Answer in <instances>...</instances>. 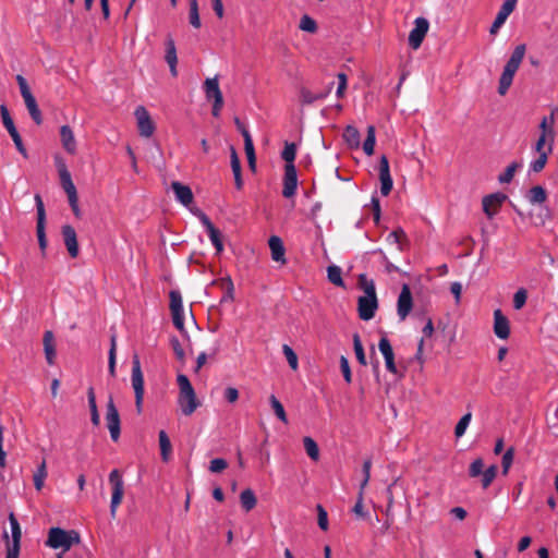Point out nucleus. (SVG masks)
<instances>
[{
  "label": "nucleus",
  "mask_w": 558,
  "mask_h": 558,
  "mask_svg": "<svg viewBox=\"0 0 558 558\" xmlns=\"http://www.w3.org/2000/svg\"><path fill=\"white\" fill-rule=\"evenodd\" d=\"M177 383L179 386V407L184 415L190 416L199 405L195 390L190 379L184 374H179L177 376Z\"/></svg>",
  "instance_id": "nucleus-1"
},
{
  "label": "nucleus",
  "mask_w": 558,
  "mask_h": 558,
  "mask_svg": "<svg viewBox=\"0 0 558 558\" xmlns=\"http://www.w3.org/2000/svg\"><path fill=\"white\" fill-rule=\"evenodd\" d=\"M525 54V45H519L514 48L511 57L507 61L499 78L498 93L505 95L512 84L515 72L518 71Z\"/></svg>",
  "instance_id": "nucleus-2"
},
{
  "label": "nucleus",
  "mask_w": 558,
  "mask_h": 558,
  "mask_svg": "<svg viewBox=\"0 0 558 558\" xmlns=\"http://www.w3.org/2000/svg\"><path fill=\"white\" fill-rule=\"evenodd\" d=\"M80 541V534L74 530L65 531L61 527H51L48 533L46 546L53 549L61 548L64 553L73 545L78 544Z\"/></svg>",
  "instance_id": "nucleus-3"
},
{
  "label": "nucleus",
  "mask_w": 558,
  "mask_h": 558,
  "mask_svg": "<svg viewBox=\"0 0 558 558\" xmlns=\"http://www.w3.org/2000/svg\"><path fill=\"white\" fill-rule=\"evenodd\" d=\"M378 307L375 284L373 281L364 283V295L359 298L357 310L362 320H369L375 316Z\"/></svg>",
  "instance_id": "nucleus-4"
},
{
  "label": "nucleus",
  "mask_w": 558,
  "mask_h": 558,
  "mask_svg": "<svg viewBox=\"0 0 558 558\" xmlns=\"http://www.w3.org/2000/svg\"><path fill=\"white\" fill-rule=\"evenodd\" d=\"M132 387L135 393V407L137 413L142 412V404L144 399V376L141 368V362L138 355H134L132 360Z\"/></svg>",
  "instance_id": "nucleus-5"
},
{
  "label": "nucleus",
  "mask_w": 558,
  "mask_h": 558,
  "mask_svg": "<svg viewBox=\"0 0 558 558\" xmlns=\"http://www.w3.org/2000/svg\"><path fill=\"white\" fill-rule=\"evenodd\" d=\"M169 298L173 325L180 332L185 333L182 295L180 291L171 290Z\"/></svg>",
  "instance_id": "nucleus-6"
},
{
  "label": "nucleus",
  "mask_w": 558,
  "mask_h": 558,
  "mask_svg": "<svg viewBox=\"0 0 558 558\" xmlns=\"http://www.w3.org/2000/svg\"><path fill=\"white\" fill-rule=\"evenodd\" d=\"M109 482L112 485V496L110 502L111 517H116L117 509L124 495L123 480L118 470H112L109 474Z\"/></svg>",
  "instance_id": "nucleus-7"
},
{
  "label": "nucleus",
  "mask_w": 558,
  "mask_h": 558,
  "mask_svg": "<svg viewBox=\"0 0 558 558\" xmlns=\"http://www.w3.org/2000/svg\"><path fill=\"white\" fill-rule=\"evenodd\" d=\"M134 116L136 118L140 135L146 138L150 137L156 130V125L151 120L148 110L144 106H137L135 108Z\"/></svg>",
  "instance_id": "nucleus-8"
},
{
  "label": "nucleus",
  "mask_w": 558,
  "mask_h": 558,
  "mask_svg": "<svg viewBox=\"0 0 558 558\" xmlns=\"http://www.w3.org/2000/svg\"><path fill=\"white\" fill-rule=\"evenodd\" d=\"M106 423L110 433V437L113 441H118L120 438V415L117 407L114 405L112 397L107 402L106 411Z\"/></svg>",
  "instance_id": "nucleus-9"
},
{
  "label": "nucleus",
  "mask_w": 558,
  "mask_h": 558,
  "mask_svg": "<svg viewBox=\"0 0 558 558\" xmlns=\"http://www.w3.org/2000/svg\"><path fill=\"white\" fill-rule=\"evenodd\" d=\"M36 208H37V226L36 233L38 239V244L43 255H45L47 248V238L45 232V223H46V213L43 199L40 195H35Z\"/></svg>",
  "instance_id": "nucleus-10"
},
{
  "label": "nucleus",
  "mask_w": 558,
  "mask_h": 558,
  "mask_svg": "<svg viewBox=\"0 0 558 558\" xmlns=\"http://www.w3.org/2000/svg\"><path fill=\"white\" fill-rule=\"evenodd\" d=\"M429 23L425 17H416L414 21V27L409 34V45L412 49L416 50L421 47L427 32Z\"/></svg>",
  "instance_id": "nucleus-11"
},
{
  "label": "nucleus",
  "mask_w": 558,
  "mask_h": 558,
  "mask_svg": "<svg viewBox=\"0 0 558 558\" xmlns=\"http://www.w3.org/2000/svg\"><path fill=\"white\" fill-rule=\"evenodd\" d=\"M507 199V195L501 192H496L486 195L482 199L483 211L492 219L500 210L504 202Z\"/></svg>",
  "instance_id": "nucleus-12"
},
{
  "label": "nucleus",
  "mask_w": 558,
  "mask_h": 558,
  "mask_svg": "<svg viewBox=\"0 0 558 558\" xmlns=\"http://www.w3.org/2000/svg\"><path fill=\"white\" fill-rule=\"evenodd\" d=\"M194 214L199 218L202 225L205 227L208 236L213 243V245L216 247L217 252L220 253L223 250V244L221 241V233L220 231L214 226V223L210 221L208 216L203 213L202 210L197 209L194 211Z\"/></svg>",
  "instance_id": "nucleus-13"
},
{
  "label": "nucleus",
  "mask_w": 558,
  "mask_h": 558,
  "mask_svg": "<svg viewBox=\"0 0 558 558\" xmlns=\"http://www.w3.org/2000/svg\"><path fill=\"white\" fill-rule=\"evenodd\" d=\"M298 189V173L294 165H284L282 195L286 198L293 197Z\"/></svg>",
  "instance_id": "nucleus-14"
},
{
  "label": "nucleus",
  "mask_w": 558,
  "mask_h": 558,
  "mask_svg": "<svg viewBox=\"0 0 558 558\" xmlns=\"http://www.w3.org/2000/svg\"><path fill=\"white\" fill-rule=\"evenodd\" d=\"M379 180L381 195L388 196L393 187V181L390 174L389 161L385 155L379 159Z\"/></svg>",
  "instance_id": "nucleus-15"
},
{
  "label": "nucleus",
  "mask_w": 558,
  "mask_h": 558,
  "mask_svg": "<svg viewBox=\"0 0 558 558\" xmlns=\"http://www.w3.org/2000/svg\"><path fill=\"white\" fill-rule=\"evenodd\" d=\"M413 307V299L410 287L403 284L397 303V314L400 320H404Z\"/></svg>",
  "instance_id": "nucleus-16"
},
{
  "label": "nucleus",
  "mask_w": 558,
  "mask_h": 558,
  "mask_svg": "<svg viewBox=\"0 0 558 558\" xmlns=\"http://www.w3.org/2000/svg\"><path fill=\"white\" fill-rule=\"evenodd\" d=\"M517 0H506L502 5L500 7L495 21L493 22L489 33L490 35H496L500 27L505 24L508 16L513 12L515 9Z\"/></svg>",
  "instance_id": "nucleus-17"
},
{
  "label": "nucleus",
  "mask_w": 558,
  "mask_h": 558,
  "mask_svg": "<svg viewBox=\"0 0 558 558\" xmlns=\"http://www.w3.org/2000/svg\"><path fill=\"white\" fill-rule=\"evenodd\" d=\"M378 349L385 359V365L389 373L397 375L398 369L395 363V353L392 345L387 337H381L378 342Z\"/></svg>",
  "instance_id": "nucleus-18"
},
{
  "label": "nucleus",
  "mask_w": 558,
  "mask_h": 558,
  "mask_svg": "<svg viewBox=\"0 0 558 558\" xmlns=\"http://www.w3.org/2000/svg\"><path fill=\"white\" fill-rule=\"evenodd\" d=\"M494 333L497 338L506 340L510 336V323L500 308L494 311Z\"/></svg>",
  "instance_id": "nucleus-19"
},
{
  "label": "nucleus",
  "mask_w": 558,
  "mask_h": 558,
  "mask_svg": "<svg viewBox=\"0 0 558 558\" xmlns=\"http://www.w3.org/2000/svg\"><path fill=\"white\" fill-rule=\"evenodd\" d=\"M62 236L64 240V244L66 246V250L72 258L77 257L78 255V243H77V235L75 229L70 226L65 225L62 227Z\"/></svg>",
  "instance_id": "nucleus-20"
},
{
  "label": "nucleus",
  "mask_w": 558,
  "mask_h": 558,
  "mask_svg": "<svg viewBox=\"0 0 558 558\" xmlns=\"http://www.w3.org/2000/svg\"><path fill=\"white\" fill-rule=\"evenodd\" d=\"M165 45H166L165 60L169 65L171 75L173 77H175L178 75V70H177L178 56H177V48H175L174 39L172 38L171 35L167 36Z\"/></svg>",
  "instance_id": "nucleus-21"
},
{
  "label": "nucleus",
  "mask_w": 558,
  "mask_h": 558,
  "mask_svg": "<svg viewBox=\"0 0 558 558\" xmlns=\"http://www.w3.org/2000/svg\"><path fill=\"white\" fill-rule=\"evenodd\" d=\"M172 191L175 195V199L184 206H189L193 203V192L189 185H184L179 181L171 183Z\"/></svg>",
  "instance_id": "nucleus-22"
},
{
  "label": "nucleus",
  "mask_w": 558,
  "mask_h": 558,
  "mask_svg": "<svg viewBox=\"0 0 558 558\" xmlns=\"http://www.w3.org/2000/svg\"><path fill=\"white\" fill-rule=\"evenodd\" d=\"M204 92L207 100L223 101L217 76L205 80Z\"/></svg>",
  "instance_id": "nucleus-23"
},
{
  "label": "nucleus",
  "mask_w": 558,
  "mask_h": 558,
  "mask_svg": "<svg viewBox=\"0 0 558 558\" xmlns=\"http://www.w3.org/2000/svg\"><path fill=\"white\" fill-rule=\"evenodd\" d=\"M268 244L271 252V258L275 262L286 264V248L283 246L282 240L277 235H272L269 238Z\"/></svg>",
  "instance_id": "nucleus-24"
},
{
  "label": "nucleus",
  "mask_w": 558,
  "mask_h": 558,
  "mask_svg": "<svg viewBox=\"0 0 558 558\" xmlns=\"http://www.w3.org/2000/svg\"><path fill=\"white\" fill-rule=\"evenodd\" d=\"M44 352L46 361L49 365H53L57 356L54 336L51 330H47L43 338Z\"/></svg>",
  "instance_id": "nucleus-25"
},
{
  "label": "nucleus",
  "mask_w": 558,
  "mask_h": 558,
  "mask_svg": "<svg viewBox=\"0 0 558 558\" xmlns=\"http://www.w3.org/2000/svg\"><path fill=\"white\" fill-rule=\"evenodd\" d=\"M60 138L62 142L63 148L69 154H75L76 153V141L74 137V133L72 129L69 125H62L60 129Z\"/></svg>",
  "instance_id": "nucleus-26"
},
{
  "label": "nucleus",
  "mask_w": 558,
  "mask_h": 558,
  "mask_svg": "<svg viewBox=\"0 0 558 558\" xmlns=\"http://www.w3.org/2000/svg\"><path fill=\"white\" fill-rule=\"evenodd\" d=\"M60 180L61 185L68 195V198H74L77 196L76 187L72 181L70 172L65 167L60 169Z\"/></svg>",
  "instance_id": "nucleus-27"
},
{
  "label": "nucleus",
  "mask_w": 558,
  "mask_h": 558,
  "mask_svg": "<svg viewBox=\"0 0 558 558\" xmlns=\"http://www.w3.org/2000/svg\"><path fill=\"white\" fill-rule=\"evenodd\" d=\"M554 142H555L554 136H546L544 134H539V136L535 143L534 150L537 154L546 153V155H550L553 151Z\"/></svg>",
  "instance_id": "nucleus-28"
},
{
  "label": "nucleus",
  "mask_w": 558,
  "mask_h": 558,
  "mask_svg": "<svg viewBox=\"0 0 558 558\" xmlns=\"http://www.w3.org/2000/svg\"><path fill=\"white\" fill-rule=\"evenodd\" d=\"M48 476L46 460L44 459L37 466L33 475L34 486L37 492L44 488L45 481Z\"/></svg>",
  "instance_id": "nucleus-29"
},
{
  "label": "nucleus",
  "mask_w": 558,
  "mask_h": 558,
  "mask_svg": "<svg viewBox=\"0 0 558 558\" xmlns=\"http://www.w3.org/2000/svg\"><path fill=\"white\" fill-rule=\"evenodd\" d=\"M331 88H332V83L330 84V86L328 87L326 93L314 94L310 89L302 87L300 89V101L302 105H311V104L315 102L316 100H319V99H323L324 97H326L330 93Z\"/></svg>",
  "instance_id": "nucleus-30"
},
{
  "label": "nucleus",
  "mask_w": 558,
  "mask_h": 558,
  "mask_svg": "<svg viewBox=\"0 0 558 558\" xmlns=\"http://www.w3.org/2000/svg\"><path fill=\"white\" fill-rule=\"evenodd\" d=\"M87 400H88V405H89V410H90L92 423L94 426H99L100 416H99V412L97 409L95 390L93 387H89L87 389Z\"/></svg>",
  "instance_id": "nucleus-31"
},
{
  "label": "nucleus",
  "mask_w": 558,
  "mask_h": 558,
  "mask_svg": "<svg viewBox=\"0 0 558 558\" xmlns=\"http://www.w3.org/2000/svg\"><path fill=\"white\" fill-rule=\"evenodd\" d=\"M360 132L356 128L348 125L343 132V140L350 148H359L360 146Z\"/></svg>",
  "instance_id": "nucleus-32"
},
{
  "label": "nucleus",
  "mask_w": 558,
  "mask_h": 558,
  "mask_svg": "<svg viewBox=\"0 0 558 558\" xmlns=\"http://www.w3.org/2000/svg\"><path fill=\"white\" fill-rule=\"evenodd\" d=\"M159 446L161 459L163 462H168L170 460L172 446L170 439L165 430L159 432Z\"/></svg>",
  "instance_id": "nucleus-33"
},
{
  "label": "nucleus",
  "mask_w": 558,
  "mask_h": 558,
  "mask_svg": "<svg viewBox=\"0 0 558 558\" xmlns=\"http://www.w3.org/2000/svg\"><path fill=\"white\" fill-rule=\"evenodd\" d=\"M9 521L11 525L12 543L8 544V546L20 547L22 536L21 526L13 512L9 514Z\"/></svg>",
  "instance_id": "nucleus-34"
},
{
  "label": "nucleus",
  "mask_w": 558,
  "mask_h": 558,
  "mask_svg": "<svg viewBox=\"0 0 558 558\" xmlns=\"http://www.w3.org/2000/svg\"><path fill=\"white\" fill-rule=\"evenodd\" d=\"M240 501H241V506L242 508L248 512L251 511L252 509L255 508L256 504H257V499H256V496L254 494V492L251 489V488H246L244 489L241 495H240Z\"/></svg>",
  "instance_id": "nucleus-35"
},
{
  "label": "nucleus",
  "mask_w": 558,
  "mask_h": 558,
  "mask_svg": "<svg viewBox=\"0 0 558 558\" xmlns=\"http://www.w3.org/2000/svg\"><path fill=\"white\" fill-rule=\"evenodd\" d=\"M547 198L546 190L541 185L530 189L527 199L532 205L543 204Z\"/></svg>",
  "instance_id": "nucleus-36"
},
{
  "label": "nucleus",
  "mask_w": 558,
  "mask_h": 558,
  "mask_svg": "<svg viewBox=\"0 0 558 558\" xmlns=\"http://www.w3.org/2000/svg\"><path fill=\"white\" fill-rule=\"evenodd\" d=\"M375 143H376L375 126L368 125L367 126V135L363 143V150L367 156H372L374 154Z\"/></svg>",
  "instance_id": "nucleus-37"
},
{
  "label": "nucleus",
  "mask_w": 558,
  "mask_h": 558,
  "mask_svg": "<svg viewBox=\"0 0 558 558\" xmlns=\"http://www.w3.org/2000/svg\"><path fill=\"white\" fill-rule=\"evenodd\" d=\"M304 449L307 456L313 460L317 461L319 459V448L317 442L310 436L303 438Z\"/></svg>",
  "instance_id": "nucleus-38"
},
{
  "label": "nucleus",
  "mask_w": 558,
  "mask_h": 558,
  "mask_svg": "<svg viewBox=\"0 0 558 558\" xmlns=\"http://www.w3.org/2000/svg\"><path fill=\"white\" fill-rule=\"evenodd\" d=\"M554 123H555V112L553 111L550 113V116L544 117L541 120V123H539L541 134L555 137Z\"/></svg>",
  "instance_id": "nucleus-39"
},
{
  "label": "nucleus",
  "mask_w": 558,
  "mask_h": 558,
  "mask_svg": "<svg viewBox=\"0 0 558 558\" xmlns=\"http://www.w3.org/2000/svg\"><path fill=\"white\" fill-rule=\"evenodd\" d=\"M270 407L274 410L276 416L284 424L288 423L287 413L282 403L276 398V396L271 395L269 398Z\"/></svg>",
  "instance_id": "nucleus-40"
},
{
  "label": "nucleus",
  "mask_w": 558,
  "mask_h": 558,
  "mask_svg": "<svg viewBox=\"0 0 558 558\" xmlns=\"http://www.w3.org/2000/svg\"><path fill=\"white\" fill-rule=\"evenodd\" d=\"M327 277H328V280L333 283L335 286L337 287H344V282H343V279H342V276H341V268L336 266V265H331L327 268Z\"/></svg>",
  "instance_id": "nucleus-41"
},
{
  "label": "nucleus",
  "mask_w": 558,
  "mask_h": 558,
  "mask_svg": "<svg viewBox=\"0 0 558 558\" xmlns=\"http://www.w3.org/2000/svg\"><path fill=\"white\" fill-rule=\"evenodd\" d=\"M353 348H354L356 360L359 361V363L361 365L365 366L367 364V362H366L364 348H363V344H362L359 333L353 335Z\"/></svg>",
  "instance_id": "nucleus-42"
},
{
  "label": "nucleus",
  "mask_w": 558,
  "mask_h": 558,
  "mask_svg": "<svg viewBox=\"0 0 558 558\" xmlns=\"http://www.w3.org/2000/svg\"><path fill=\"white\" fill-rule=\"evenodd\" d=\"M520 165L515 161L511 162L502 173L498 175V182L501 184L510 183Z\"/></svg>",
  "instance_id": "nucleus-43"
},
{
  "label": "nucleus",
  "mask_w": 558,
  "mask_h": 558,
  "mask_svg": "<svg viewBox=\"0 0 558 558\" xmlns=\"http://www.w3.org/2000/svg\"><path fill=\"white\" fill-rule=\"evenodd\" d=\"M472 420V413L468 412L465 413L457 423L454 427V436L457 438L462 437L465 434L466 428L469 427Z\"/></svg>",
  "instance_id": "nucleus-44"
},
{
  "label": "nucleus",
  "mask_w": 558,
  "mask_h": 558,
  "mask_svg": "<svg viewBox=\"0 0 558 558\" xmlns=\"http://www.w3.org/2000/svg\"><path fill=\"white\" fill-rule=\"evenodd\" d=\"M189 20H190V24L194 28L201 27L202 23H201L199 13H198L197 0H190Z\"/></svg>",
  "instance_id": "nucleus-45"
},
{
  "label": "nucleus",
  "mask_w": 558,
  "mask_h": 558,
  "mask_svg": "<svg viewBox=\"0 0 558 558\" xmlns=\"http://www.w3.org/2000/svg\"><path fill=\"white\" fill-rule=\"evenodd\" d=\"M244 150L246 154L248 167L254 172L256 170V155H255L253 140H248V138L246 140V145H244Z\"/></svg>",
  "instance_id": "nucleus-46"
},
{
  "label": "nucleus",
  "mask_w": 558,
  "mask_h": 558,
  "mask_svg": "<svg viewBox=\"0 0 558 558\" xmlns=\"http://www.w3.org/2000/svg\"><path fill=\"white\" fill-rule=\"evenodd\" d=\"M296 156V146L294 143H286L284 148L281 153L282 159L286 161V165H294Z\"/></svg>",
  "instance_id": "nucleus-47"
},
{
  "label": "nucleus",
  "mask_w": 558,
  "mask_h": 558,
  "mask_svg": "<svg viewBox=\"0 0 558 558\" xmlns=\"http://www.w3.org/2000/svg\"><path fill=\"white\" fill-rule=\"evenodd\" d=\"M282 352L289 363V366L293 369V371H296L298 367H299V360H298V355L296 353L293 351V349L288 345V344H283L282 345Z\"/></svg>",
  "instance_id": "nucleus-48"
},
{
  "label": "nucleus",
  "mask_w": 558,
  "mask_h": 558,
  "mask_svg": "<svg viewBox=\"0 0 558 558\" xmlns=\"http://www.w3.org/2000/svg\"><path fill=\"white\" fill-rule=\"evenodd\" d=\"M497 465L493 464L488 466L485 471L482 473V486L483 488H487L493 481L495 480L497 475Z\"/></svg>",
  "instance_id": "nucleus-49"
},
{
  "label": "nucleus",
  "mask_w": 558,
  "mask_h": 558,
  "mask_svg": "<svg viewBox=\"0 0 558 558\" xmlns=\"http://www.w3.org/2000/svg\"><path fill=\"white\" fill-rule=\"evenodd\" d=\"M299 27L300 29L311 34H314L317 31V24L315 20L307 14L301 17Z\"/></svg>",
  "instance_id": "nucleus-50"
},
{
  "label": "nucleus",
  "mask_w": 558,
  "mask_h": 558,
  "mask_svg": "<svg viewBox=\"0 0 558 558\" xmlns=\"http://www.w3.org/2000/svg\"><path fill=\"white\" fill-rule=\"evenodd\" d=\"M110 350H109V361H108V367H109V373L114 376L116 374V351H117V338L114 335L111 336V341H110Z\"/></svg>",
  "instance_id": "nucleus-51"
},
{
  "label": "nucleus",
  "mask_w": 558,
  "mask_h": 558,
  "mask_svg": "<svg viewBox=\"0 0 558 558\" xmlns=\"http://www.w3.org/2000/svg\"><path fill=\"white\" fill-rule=\"evenodd\" d=\"M0 114H1L2 123H3L4 128L7 129V131L9 133L15 131L16 128L14 125V122H13L5 105L0 106Z\"/></svg>",
  "instance_id": "nucleus-52"
},
{
  "label": "nucleus",
  "mask_w": 558,
  "mask_h": 558,
  "mask_svg": "<svg viewBox=\"0 0 558 558\" xmlns=\"http://www.w3.org/2000/svg\"><path fill=\"white\" fill-rule=\"evenodd\" d=\"M514 458V449L512 447L508 448L506 452L502 456L501 459V466H502V473L506 475L509 472V469L513 462Z\"/></svg>",
  "instance_id": "nucleus-53"
},
{
  "label": "nucleus",
  "mask_w": 558,
  "mask_h": 558,
  "mask_svg": "<svg viewBox=\"0 0 558 558\" xmlns=\"http://www.w3.org/2000/svg\"><path fill=\"white\" fill-rule=\"evenodd\" d=\"M527 300V292L524 288H520L513 295V307L521 310Z\"/></svg>",
  "instance_id": "nucleus-54"
},
{
  "label": "nucleus",
  "mask_w": 558,
  "mask_h": 558,
  "mask_svg": "<svg viewBox=\"0 0 558 558\" xmlns=\"http://www.w3.org/2000/svg\"><path fill=\"white\" fill-rule=\"evenodd\" d=\"M549 155H546V153L538 154V157L531 161L530 163V170L533 172H539L544 169L546 166L547 159Z\"/></svg>",
  "instance_id": "nucleus-55"
},
{
  "label": "nucleus",
  "mask_w": 558,
  "mask_h": 558,
  "mask_svg": "<svg viewBox=\"0 0 558 558\" xmlns=\"http://www.w3.org/2000/svg\"><path fill=\"white\" fill-rule=\"evenodd\" d=\"M26 108H27L28 113L32 117L33 121L37 125H40L43 123V116H41V111L38 108L37 101L35 100L34 102L27 105Z\"/></svg>",
  "instance_id": "nucleus-56"
},
{
  "label": "nucleus",
  "mask_w": 558,
  "mask_h": 558,
  "mask_svg": "<svg viewBox=\"0 0 558 558\" xmlns=\"http://www.w3.org/2000/svg\"><path fill=\"white\" fill-rule=\"evenodd\" d=\"M170 343H171V347L173 349V352L175 354V357L180 361V362H184L185 361V352L179 341L178 338L175 337H172L171 340H170Z\"/></svg>",
  "instance_id": "nucleus-57"
},
{
  "label": "nucleus",
  "mask_w": 558,
  "mask_h": 558,
  "mask_svg": "<svg viewBox=\"0 0 558 558\" xmlns=\"http://www.w3.org/2000/svg\"><path fill=\"white\" fill-rule=\"evenodd\" d=\"M228 462L222 458L213 459L209 463V471L213 473H220L226 470Z\"/></svg>",
  "instance_id": "nucleus-58"
},
{
  "label": "nucleus",
  "mask_w": 558,
  "mask_h": 558,
  "mask_svg": "<svg viewBox=\"0 0 558 558\" xmlns=\"http://www.w3.org/2000/svg\"><path fill=\"white\" fill-rule=\"evenodd\" d=\"M405 239V233L402 229H398V230H393L392 232H390L387 236V240L390 242V243H396L399 245V250L401 251L402 247H401V242L402 240Z\"/></svg>",
  "instance_id": "nucleus-59"
},
{
  "label": "nucleus",
  "mask_w": 558,
  "mask_h": 558,
  "mask_svg": "<svg viewBox=\"0 0 558 558\" xmlns=\"http://www.w3.org/2000/svg\"><path fill=\"white\" fill-rule=\"evenodd\" d=\"M340 369H341V373H342L343 378L347 381V384H351L352 375H351V369H350L349 361L343 355L340 357Z\"/></svg>",
  "instance_id": "nucleus-60"
},
{
  "label": "nucleus",
  "mask_w": 558,
  "mask_h": 558,
  "mask_svg": "<svg viewBox=\"0 0 558 558\" xmlns=\"http://www.w3.org/2000/svg\"><path fill=\"white\" fill-rule=\"evenodd\" d=\"M484 462L481 458L475 459L469 469V474L471 477H476L483 473Z\"/></svg>",
  "instance_id": "nucleus-61"
},
{
  "label": "nucleus",
  "mask_w": 558,
  "mask_h": 558,
  "mask_svg": "<svg viewBox=\"0 0 558 558\" xmlns=\"http://www.w3.org/2000/svg\"><path fill=\"white\" fill-rule=\"evenodd\" d=\"M10 136L12 137L13 142H14V145L16 147V149L19 150L20 154H22L25 158H27V151H26V148L24 147L23 145V142H22V138H21V135L20 133L17 132V130L9 133Z\"/></svg>",
  "instance_id": "nucleus-62"
},
{
  "label": "nucleus",
  "mask_w": 558,
  "mask_h": 558,
  "mask_svg": "<svg viewBox=\"0 0 558 558\" xmlns=\"http://www.w3.org/2000/svg\"><path fill=\"white\" fill-rule=\"evenodd\" d=\"M317 511H318V518H317L318 525L323 531H327L328 530L327 511L320 505L317 506Z\"/></svg>",
  "instance_id": "nucleus-63"
},
{
  "label": "nucleus",
  "mask_w": 558,
  "mask_h": 558,
  "mask_svg": "<svg viewBox=\"0 0 558 558\" xmlns=\"http://www.w3.org/2000/svg\"><path fill=\"white\" fill-rule=\"evenodd\" d=\"M337 77H338V87H337L336 95L338 98H342L344 95L347 85H348V77L344 73H339L337 75Z\"/></svg>",
  "instance_id": "nucleus-64"
}]
</instances>
